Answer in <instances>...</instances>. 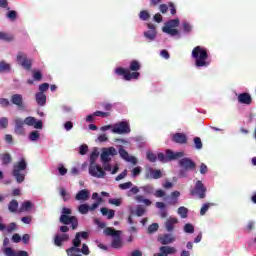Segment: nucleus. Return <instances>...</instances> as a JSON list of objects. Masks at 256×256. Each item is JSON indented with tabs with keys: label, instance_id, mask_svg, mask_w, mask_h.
<instances>
[{
	"label": "nucleus",
	"instance_id": "1",
	"mask_svg": "<svg viewBox=\"0 0 256 256\" xmlns=\"http://www.w3.org/2000/svg\"><path fill=\"white\" fill-rule=\"evenodd\" d=\"M141 70V63L137 60L130 62L129 69L123 67L116 68V75H120L124 78L125 81H131L132 79H139L141 74L137 71Z\"/></svg>",
	"mask_w": 256,
	"mask_h": 256
},
{
	"label": "nucleus",
	"instance_id": "2",
	"mask_svg": "<svg viewBox=\"0 0 256 256\" xmlns=\"http://www.w3.org/2000/svg\"><path fill=\"white\" fill-rule=\"evenodd\" d=\"M192 57L195 59V65L197 67H209L211 65V61H209V53H207V49L196 46L192 50Z\"/></svg>",
	"mask_w": 256,
	"mask_h": 256
},
{
	"label": "nucleus",
	"instance_id": "3",
	"mask_svg": "<svg viewBox=\"0 0 256 256\" xmlns=\"http://www.w3.org/2000/svg\"><path fill=\"white\" fill-rule=\"evenodd\" d=\"M97 159H99V151H97V149H94L90 154L89 174L91 175V177L101 179L106 175V173L100 165L95 164V161H97Z\"/></svg>",
	"mask_w": 256,
	"mask_h": 256
},
{
	"label": "nucleus",
	"instance_id": "4",
	"mask_svg": "<svg viewBox=\"0 0 256 256\" xmlns=\"http://www.w3.org/2000/svg\"><path fill=\"white\" fill-rule=\"evenodd\" d=\"M27 160L25 158H21L18 162L14 163L12 169V177L15 178L16 183H23L25 181V177L27 173Z\"/></svg>",
	"mask_w": 256,
	"mask_h": 256
},
{
	"label": "nucleus",
	"instance_id": "5",
	"mask_svg": "<svg viewBox=\"0 0 256 256\" xmlns=\"http://www.w3.org/2000/svg\"><path fill=\"white\" fill-rule=\"evenodd\" d=\"M181 170L178 173V177H187V171H195L197 169V164L191 158H181L178 162Z\"/></svg>",
	"mask_w": 256,
	"mask_h": 256
},
{
	"label": "nucleus",
	"instance_id": "6",
	"mask_svg": "<svg viewBox=\"0 0 256 256\" xmlns=\"http://www.w3.org/2000/svg\"><path fill=\"white\" fill-rule=\"evenodd\" d=\"M104 233L108 237H114L111 243L113 249H121L123 247V241H121V231L115 230V228L107 227L104 229Z\"/></svg>",
	"mask_w": 256,
	"mask_h": 256
},
{
	"label": "nucleus",
	"instance_id": "7",
	"mask_svg": "<svg viewBox=\"0 0 256 256\" xmlns=\"http://www.w3.org/2000/svg\"><path fill=\"white\" fill-rule=\"evenodd\" d=\"M17 63L21 65L25 71H31L33 67V59L28 58L27 54L19 52L16 57Z\"/></svg>",
	"mask_w": 256,
	"mask_h": 256
},
{
	"label": "nucleus",
	"instance_id": "8",
	"mask_svg": "<svg viewBox=\"0 0 256 256\" xmlns=\"http://www.w3.org/2000/svg\"><path fill=\"white\" fill-rule=\"evenodd\" d=\"M207 193V188L201 180L196 181L193 189L190 190V195H198L199 199H205Z\"/></svg>",
	"mask_w": 256,
	"mask_h": 256
},
{
	"label": "nucleus",
	"instance_id": "9",
	"mask_svg": "<svg viewBox=\"0 0 256 256\" xmlns=\"http://www.w3.org/2000/svg\"><path fill=\"white\" fill-rule=\"evenodd\" d=\"M59 221L62 225H71V229L74 231L79 227V219H77V216L61 215Z\"/></svg>",
	"mask_w": 256,
	"mask_h": 256
},
{
	"label": "nucleus",
	"instance_id": "10",
	"mask_svg": "<svg viewBox=\"0 0 256 256\" xmlns=\"http://www.w3.org/2000/svg\"><path fill=\"white\" fill-rule=\"evenodd\" d=\"M112 133H116L117 135L131 133V127H129L128 122H125V121L118 122L113 126Z\"/></svg>",
	"mask_w": 256,
	"mask_h": 256
},
{
	"label": "nucleus",
	"instance_id": "11",
	"mask_svg": "<svg viewBox=\"0 0 256 256\" xmlns=\"http://www.w3.org/2000/svg\"><path fill=\"white\" fill-rule=\"evenodd\" d=\"M115 155H117L115 147H109L102 151L100 158L102 163H109V161H111V157H115Z\"/></svg>",
	"mask_w": 256,
	"mask_h": 256
},
{
	"label": "nucleus",
	"instance_id": "12",
	"mask_svg": "<svg viewBox=\"0 0 256 256\" xmlns=\"http://www.w3.org/2000/svg\"><path fill=\"white\" fill-rule=\"evenodd\" d=\"M12 105H16L19 111H25V102L23 101V95L13 94L10 99Z\"/></svg>",
	"mask_w": 256,
	"mask_h": 256
},
{
	"label": "nucleus",
	"instance_id": "13",
	"mask_svg": "<svg viewBox=\"0 0 256 256\" xmlns=\"http://www.w3.org/2000/svg\"><path fill=\"white\" fill-rule=\"evenodd\" d=\"M118 153L124 161H127L128 163H131L132 165H137V158L133 156H129V152L123 148V146L119 147Z\"/></svg>",
	"mask_w": 256,
	"mask_h": 256
},
{
	"label": "nucleus",
	"instance_id": "14",
	"mask_svg": "<svg viewBox=\"0 0 256 256\" xmlns=\"http://www.w3.org/2000/svg\"><path fill=\"white\" fill-rule=\"evenodd\" d=\"M176 238L173 234H162L158 236V243L161 245H171V243H175Z\"/></svg>",
	"mask_w": 256,
	"mask_h": 256
},
{
	"label": "nucleus",
	"instance_id": "15",
	"mask_svg": "<svg viewBox=\"0 0 256 256\" xmlns=\"http://www.w3.org/2000/svg\"><path fill=\"white\" fill-rule=\"evenodd\" d=\"M5 256H29V252L25 250L15 251L11 247H6L3 249Z\"/></svg>",
	"mask_w": 256,
	"mask_h": 256
},
{
	"label": "nucleus",
	"instance_id": "16",
	"mask_svg": "<svg viewBox=\"0 0 256 256\" xmlns=\"http://www.w3.org/2000/svg\"><path fill=\"white\" fill-rule=\"evenodd\" d=\"M160 253L154 254V256H169V255H175L177 253V249L175 247L171 246H161L159 248Z\"/></svg>",
	"mask_w": 256,
	"mask_h": 256
},
{
	"label": "nucleus",
	"instance_id": "17",
	"mask_svg": "<svg viewBox=\"0 0 256 256\" xmlns=\"http://www.w3.org/2000/svg\"><path fill=\"white\" fill-rule=\"evenodd\" d=\"M147 27L149 30L144 32V37L148 39V41H155V38L157 37V30L155 28V24L149 23Z\"/></svg>",
	"mask_w": 256,
	"mask_h": 256
},
{
	"label": "nucleus",
	"instance_id": "18",
	"mask_svg": "<svg viewBox=\"0 0 256 256\" xmlns=\"http://www.w3.org/2000/svg\"><path fill=\"white\" fill-rule=\"evenodd\" d=\"M163 177V172L161 170L149 168L146 170L145 178L146 179H161Z\"/></svg>",
	"mask_w": 256,
	"mask_h": 256
},
{
	"label": "nucleus",
	"instance_id": "19",
	"mask_svg": "<svg viewBox=\"0 0 256 256\" xmlns=\"http://www.w3.org/2000/svg\"><path fill=\"white\" fill-rule=\"evenodd\" d=\"M15 127L14 132L16 135H25V128H23V125H25V122L21 118H16L14 120Z\"/></svg>",
	"mask_w": 256,
	"mask_h": 256
},
{
	"label": "nucleus",
	"instance_id": "20",
	"mask_svg": "<svg viewBox=\"0 0 256 256\" xmlns=\"http://www.w3.org/2000/svg\"><path fill=\"white\" fill-rule=\"evenodd\" d=\"M172 141L178 145H185L187 143V135L184 133H175L172 136Z\"/></svg>",
	"mask_w": 256,
	"mask_h": 256
},
{
	"label": "nucleus",
	"instance_id": "21",
	"mask_svg": "<svg viewBox=\"0 0 256 256\" xmlns=\"http://www.w3.org/2000/svg\"><path fill=\"white\" fill-rule=\"evenodd\" d=\"M238 103L242 105H251L253 103V98H251V94L249 93H241L238 95Z\"/></svg>",
	"mask_w": 256,
	"mask_h": 256
},
{
	"label": "nucleus",
	"instance_id": "22",
	"mask_svg": "<svg viewBox=\"0 0 256 256\" xmlns=\"http://www.w3.org/2000/svg\"><path fill=\"white\" fill-rule=\"evenodd\" d=\"M177 223H179V220L177 218L170 217L165 222L166 231H168V233H173V231H175V225H177Z\"/></svg>",
	"mask_w": 256,
	"mask_h": 256
},
{
	"label": "nucleus",
	"instance_id": "23",
	"mask_svg": "<svg viewBox=\"0 0 256 256\" xmlns=\"http://www.w3.org/2000/svg\"><path fill=\"white\" fill-rule=\"evenodd\" d=\"M91 195V192L87 189L80 190L76 196L75 200L76 201H89V196Z\"/></svg>",
	"mask_w": 256,
	"mask_h": 256
},
{
	"label": "nucleus",
	"instance_id": "24",
	"mask_svg": "<svg viewBox=\"0 0 256 256\" xmlns=\"http://www.w3.org/2000/svg\"><path fill=\"white\" fill-rule=\"evenodd\" d=\"M185 153L183 152H173V150H167L166 151V159L168 161H175V159H181V157H184Z\"/></svg>",
	"mask_w": 256,
	"mask_h": 256
},
{
	"label": "nucleus",
	"instance_id": "25",
	"mask_svg": "<svg viewBox=\"0 0 256 256\" xmlns=\"http://www.w3.org/2000/svg\"><path fill=\"white\" fill-rule=\"evenodd\" d=\"M35 99H36V103H38L40 107H44V105L47 103V95H45V93H42V92L36 93Z\"/></svg>",
	"mask_w": 256,
	"mask_h": 256
},
{
	"label": "nucleus",
	"instance_id": "26",
	"mask_svg": "<svg viewBox=\"0 0 256 256\" xmlns=\"http://www.w3.org/2000/svg\"><path fill=\"white\" fill-rule=\"evenodd\" d=\"M68 256H83L81 254V248L77 246H72L66 250Z\"/></svg>",
	"mask_w": 256,
	"mask_h": 256
},
{
	"label": "nucleus",
	"instance_id": "27",
	"mask_svg": "<svg viewBox=\"0 0 256 256\" xmlns=\"http://www.w3.org/2000/svg\"><path fill=\"white\" fill-rule=\"evenodd\" d=\"M60 197H62L64 202L71 201V193L67 192V190L63 187L59 188Z\"/></svg>",
	"mask_w": 256,
	"mask_h": 256
},
{
	"label": "nucleus",
	"instance_id": "28",
	"mask_svg": "<svg viewBox=\"0 0 256 256\" xmlns=\"http://www.w3.org/2000/svg\"><path fill=\"white\" fill-rule=\"evenodd\" d=\"M102 215L107 216V219H113L115 217V210H112L107 207H103L100 209Z\"/></svg>",
	"mask_w": 256,
	"mask_h": 256
},
{
	"label": "nucleus",
	"instance_id": "29",
	"mask_svg": "<svg viewBox=\"0 0 256 256\" xmlns=\"http://www.w3.org/2000/svg\"><path fill=\"white\" fill-rule=\"evenodd\" d=\"M0 159L2 161V165H9L13 161V158L9 153L1 154Z\"/></svg>",
	"mask_w": 256,
	"mask_h": 256
},
{
	"label": "nucleus",
	"instance_id": "30",
	"mask_svg": "<svg viewBox=\"0 0 256 256\" xmlns=\"http://www.w3.org/2000/svg\"><path fill=\"white\" fill-rule=\"evenodd\" d=\"M15 37L7 32H0V41H6L7 43L13 41Z\"/></svg>",
	"mask_w": 256,
	"mask_h": 256
},
{
	"label": "nucleus",
	"instance_id": "31",
	"mask_svg": "<svg viewBox=\"0 0 256 256\" xmlns=\"http://www.w3.org/2000/svg\"><path fill=\"white\" fill-rule=\"evenodd\" d=\"M33 208V203L31 201H24L21 204L20 207V213H23L24 211H31V209Z\"/></svg>",
	"mask_w": 256,
	"mask_h": 256
},
{
	"label": "nucleus",
	"instance_id": "32",
	"mask_svg": "<svg viewBox=\"0 0 256 256\" xmlns=\"http://www.w3.org/2000/svg\"><path fill=\"white\" fill-rule=\"evenodd\" d=\"M17 209H19V202L17 200H12L8 204V210L10 213H17Z\"/></svg>",
	"mask_w": 256,
	"mask_h": 256
},
{
	"label": "nucleus",
	"instance_id": "33",
	"mask_svg": "<svg viewBox=\"0 0 256 256\" xmlns=\"http://www.w3.org/2000/svg\"><path fill=\"white\" fill-rule=\"evenodd\" d=\"M162 31L164 33H167L168 35H171V37H175L179 35V30L175 28H170V27H163Z\"/></svg>",
	"mask_w": 256,
	"mask_h": 256
},
{
	"label": "nucleus",
	"instance_id": "34",
	"mask_svg": "<svg viewBox=\"0 0 256 256\" xmlns=\"http://www.w3.org/2000/svg\"><path fill=\"white\" fill-rule=\"evenodd\" d=\"M89 211H91V210L89 209V205L88 204H80L78 206V212L81 215H87V213H89Z\"/></svg>",
	"mask_w": 256,
	"mask_h": 256
},
{
	"label": "nucleus",
	"instance_id": "35",
	"mask_svg": "<svg viewBox=\"0 0 256 256\" xmlns=\"http://www.w3.org/2000/svg\"><path fill=\"white\" fill-rule=\"evenodd\" d=\"M11 71V65L5 61L0 62V73Z\"/></svg>",
	"mask_w": 256,
	"mask_h": 256
},
{
	"label": "nucleus",
	"instance_id": "36",
	"mask_svg": "<svg viewBox=\"0 0 256 256\" xmlns=\"http://www.w3.org/2000/svg\"><path fill=\"white\" fill-rule=\"evenodd\" d=\"M139 19H141V21H149V19H151V14L147 10H142L139 13Z\"/></svg>",
	"mask_w": 256,
	"mask_h": 256
},
{
	"label": "nucleus",
	"instance_id": "37",
	"mask_svg": "<svg viewBox=\"0 0 256 256\" xmlns=\"http://www.w3.org/2000/svg\"><path fill=\"white\" fill-rule=\"evenodd\" d=\"M136 201H138V203H143L146 205V207H150L151 205V200L149 199H145L142 195H138L135 197Z\"/></svg>",
	"mask_w": 256,
	"mask_h": 256
},
{
	"label": "nucleus",
	"instance_id": "38",
	"mask_svg": "<svg viewBox=\"0 0 256 256\" xmlns=\"http://www.w3.org/2000/svg\"><path fill=\"white\" fill-rule=\"evenodd\" d=\"M32 77L34 81H43V74L39 70H33Z\"/></svg>",
	"mask_w": 256,
	"mask_h": 256
},
{
	"label": "nucleus",
	"instance_id": "39",
	"mask_svg": "<svg viewBox=\"0 0 256 256\" xmlns=\"http://www.w3.org/2000/svg\"><path fill=\"white\" fill-rule=\"evenodd\" d=\"M164 27H169L170 29H175V27H179V20L178 18L169 20L167 25Z\"/></svg>",
	"mask_w": 256,
	"mask_h": 256
},
{
	"label": "nucleus",
	"instance_id": "40",
	"mask_svg": "<svg viewBox=\"0 0 256 256\" xmlns=\"http://www.w3.org/2000/svg\"><path fill=\"white\" fill-rule=\"evenodd\" d=\"M35 121H37V119H35V117L32 116L26 117L23 120L24 125H28L29 127H33V125H35Z\"/></svg>",
	"mask_w": 256,
	"mask_h": 256
},
{
	"label": "nucleus",
	"instance_id": "41",
	"mask_svg": "<svg viewBox=\"0 0 256 256\" xmlns=\"http://www.w3.org/2000/svg\"><path fill=\"white\" fill-rule=\"evenodd\" d=\"M146 159L150 161V163H155L157 161V155L153 153L152 151H148L146 153Z\"/></svg>",
	"mask_w": 256,
	"mask_h": 256
},
{
	"label": "nucleus",
	"instance_id": "42",
	"mask_svg": "<svg viewBox=\"0 0 256 256\" xmlns=\"http://www.w3.org/2000/svg\"><path fill=\"white\" fill-rule=\"evenodd\" d=\"M17 230V223L11 222L6 226V232L7 233H14V231Z\"/></svg>",
	"mask_w": 256,
	"mask_h": 256
},
{
	"label": "nucleus",
	"instance_id": "43",
	"mask_svg": "<svg viewBox=\"0 0 256 256\" xmlns=\"http://www.w3.org/2000/svg\"><path fill=\"white\" fill-rule=\"evenodd\" d=\"M178 213L182 217V219H187V214L189 213V210L183 206L178 208Z\"/></svg>",
	"mask_w": 256,
	"mask_h": 256
},
{
	"label": "nucleus",
	"instance_id": "44",
	"mask_svg": "<svg viewBox=\"0 0 256 256\" xmlns=\"http://www.w3.org/2000/svg\"><path fill=\"white\" fill-rule=\"evenodd\" d=\"M156 231H159V224L153 223L150 226H148V233L151 235L155 233Z\"/></svg>",
	"mask_w": 256,
	"mask_h": 256
},
{
	"label": "nucleus",
	"instance_id": "45",
	"mask_svg": "<svg viewBox=\"0 0 256 256\" xmlns=\"http://www.w3.org/2000/svg\"><path fill=\"white\" fill-rule=\"evenodd\" d=\"M118 187L122 191H125V190L131 189V187H133V182H125V183L119 184Z\"/></svg>",
	"mask_w": 256,
	"mask_h": 256
},
{
	"label": "nucleus",
	"instance_id": "46",
	"mask_svg": "<svg viewBox=\"0 0 256 256\" xmlns=\"http://www.w3.org/2000/svg\"><path fill=\"white\" fill-rule=\"evenodd\" d=\"M110 205H115L116 207H121V198H111L108 200Z\"/></svg>",
	"mask_w": 256,
	"mask_h": 256
},
{
	"label": "nucleus",
	"instance_id": "47",
	"mask_svg": "<svg viewBox=\"0 0 256 256\" xmlns=\"http://www.w3.org/2000/svg\"><path fill=\"white\" fill-rule=\"evenodd\" d=\"M72 247H81V238L79 237V234L75 235V238L72 240Z\"/></svg>",
	"mask_w": 256,
	"mask_h": 256
},
{
	"label": "nucleus",
	"instance_id": "48",
	"mask_svg": "<svg viewBox=\"0 0 256 256\" xmlns=\"http://www.w3.org/2000/svg\"><path fill=\"white\" fill-rule=\"evenodd\" d=\"M6 17L10 19V21H15L17 19V11L15 10H10L7 14Z\"/></svg>",
	"mask_w": 256,
	"mask_h": 256
},
{
	"label": "nucleus",
	"instance_id": "49",
	"mask_svg": "<svg viewBox=\"0 0 256 256\" xmlns=\"http://www.w3.org/2000/svg\"><path fill=\"white\" fill-rule=\"evenodd\" d=\"M47 91H49V83H42L39 85L38 93H47Z\"/></svg>",
	"mask_w": 256,
	"mask_h": 256
},
{
	"label": "nucleus",
	"instance_id": "50",
	"mask_svg": "<svg viewBox=\"0 0 256 256\" xmlns=\"http://www.w3.org/2000/svg\"><path fill=\"white\" fill-rule=\"evenodd\" d=\"M182 28L184 33H191L193 27H191V24H189V22H183L182 23Z\"/></svg>",
	"mask_w": 256,
	"mask_h": 256
},
{
	"label": "nucleus",
	"instance_id": "51",
	"mask_svg": "<svg viewBox=\"0 0 256 256\" xmlns=\"http://www.w3.org/2000/svg\"><path fill=\"white\" fill-rule=\"evenodd\" d=\"M39 137H40V134H39V131H37V130L32 131L29 135L30 141H37V139H39Z\"/></svg>",
	"mask_w": 256,
	"mask_h": 256
},
{
	"label": "nucleus",
	"instance_id": "52",
	"mask_svg": "<svg viewBox=\"0 0 256 256\" xmlns=\"http://www.w3.org/2000/svg\"><path fill=\"white\" fill-rule=\"evenodd\" d=\"M101 203H103V198H98V201L89 206L90 211H94L95 209H97L99 205H101Z\"/></svg>",
	"mask_w": 256,
	"mask_h": 256
},
{
	"label": "nucleus",
	"instance_id": "53",
	"mask_svg": "<svg viewBox=\"0 0 256 256\" xmlns=\"http://www.w3.org/2000/svg\"><path fill=\"white\" fill-rule=\"evenodd\" d=\"M211 203H205L203 204V206L200 209V215H205V213H207V211H209V207H211Z\"/></svg>",
	"mask_w": 256,
	"mask_h": 256
},
{
	"label": "nucleus",
	"instance_id": "54",
	"mask_svg": "<svg viewBox=\"0 0 256 256\" xmlns=\"http://www.w3.org/2000/svg\"><path fill=\"white\" fill-rule=\"evenodd\" d=\"M184 231H185V233H195V227L192 226V224L187 223L184 226Z\"/></svg>",
	"mask_w": 256,
	"mask_h": 256
},
{
	"label": "nucleus",
	"instance_id": "55",
	"mask_svg": "<svg viewBox=\"0 0 256 256\" xmlns=\"http://www.w3.org/2000/svg\"><path fill=\"white\" fill-rule=\"evenodd\" d=\"M136 215L137 217H143V215H145V208H143L141 205H138L136 207Z\"/></svg>",
	"mask_w": 256,
	"mask_h": 256
},
{
	"label": "nucleus",
	"instance_id": "56",
	"mask_svg": "<svg viewBox=\"0 0 256 256\" xmlns=\"http://www.w3.org/2000/svg\"><path fill=\"white\" fill-rule=\"evenodd\" d=\"M8 125H9V120L6 117H2L0 119V128L1 129H7Z\"/></svg>",
	"mask_w": 256,
	"mask_h": 256
},
{
	"label": "nucleus",
	"instance_id": "57",
	"mask_svg": "<svg viewBox=\"0 0 256 256\" xmlns=\"http://www.w3.org/2000/svg\"><path fill=\"white\" fill-rule=\"evenodd\" d=\"M54 244L56 247H63V240H61V235H56L54 237Z\"/></svg>",
	"mask_w": 256,
	"mask_h": 256
},
{
	"label": "nucleus",
	"instance_id": "58",
	"mask_svg": "<svg viewBox=\"0 0 256 256\" xmlns=\"http://www.w3.org/2000/svg\"><path fill=\"white\" fill-rule=\"evenodd\" d=\"M194 144L196 149H203V142H201V138L195 137Z\"/></svg>",
	"mask_w": 256,
	"mask_h": 256
},
{
	"label": "nucleus",
	"instance_id": "59",
	"mask_svg": "<svg viewBox=\"0 0 256 256\" xmlns=\"http://www.w3.org/2000/svg\"><path fill=\"white\" fill-rule=\"evenodd\" d=\"M91 251L89 250V246L87 244H83L82 248L80 249V254L82 255H89Z\"/></svg>",
	"mask_w": 256,
	"mask_h": 256
},
{
	"label": "nucleus",
	"instance_id": "60",
	"mask_svg": "<svg viewBox=\"0 0 256 256\" xmlns=\"http://www.w3.org/2000/svg\"><path fill=\"white\" fill-rule=\"evenodd\" d=\"M111 113L109 112H103V111H96L94 112V117H109Z\"/></svg>",
	"mask_w": 256,
	"mask_h": 256
},
{
	"label": "nucleus",
	"instance_id": "61",
	"mask_svg": "<svg viewBox=\"0 0 256 256\" xmlns=\"http://www.w3.org/2000/svg\"><path fill=\"white\" fill-rule=\"evenodd\" d=\"M159 11H160V13L165 15V13H167V11H169V5H167V4H160L159 5Z\"/></svg>",
	"mask_w": 256,
	"mask_h": 256
},
{
	"label": "nucleus",
	"instance_id": "62",
	"mask_svg": "<svg viewBox=\"0 0 256 256\" xmlns=\"http://www.w3.org/2000/svg\"><path fill=\"white\" fill-rule=\"evenodd\" d=\"M88 151H89V146L85 144L80 146V150H79L80 155H87Z\"/></svg>",
	"mask_w": 256,
	"mask_h": 256
},
{
	"label": "nucleus",
	"instance_id": "63",
	"mask_svg": "<svg viewBox=\"0 0 256 256\" xmlns=\"http://www.w3.org/2000/svg\"><path fill=\"white\" fill-rule=\"evenodd\" d=\"M0 105L1 107H9L10 102L7 98H0Z\"/></svg>",
	"mask_w": 256,
	"mask_h": 256
},
{
	"label": "nucleus",
	"instance_id": "64",
	"mask_svg": "<svg viewBox=\"0 0 256 256\" xmlns=\"http://www.w3.org/2000/svg\"><path fill=\"white\" fill-rule=\"evenodd\" d=\"M13 243H21V235L19 233H15L12 236Z\"/></svg>",
	"mask_w": 256,
	"mask_h": 256
}]
</instances>
